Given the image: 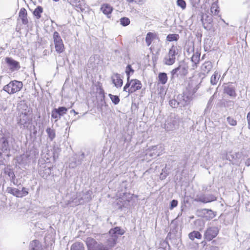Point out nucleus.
<instances>
[{"mask_svg":"<svg viewBox=\"0 0 250 250\" xmlns=\"http://www.w3.org/2000/svg\"><path fill=\"white\" fill-rule=\"evenodd\" d=\"M12 139V134L7 130H0V155L2 152L7 153L10 150L9 141Z\"/></svg>","mask_w":250,"mask_h":250,"instance_id":"1","label":"nucleus"},{"mask_svg":"<svg viewBox=\"0 0 250 250\" xmlns=\"http://www.w3.org/2000/svg\"><path fill=\"white\" fill-rule=\"evenodd\" d=\"M19 118L18 124L20 127L28 128L29 126L32 124V112H21Z\"/></svg>","mask_w":250,"mask_h":250,"instance_id":"2","label":"nucleus"},{"mask_svg":"<svg viewBox=\"0 0 250 250\" xmlns=\"http://www.w3.org/2000/svg\"><path fill=\"white\" fill-rule=\"evenodd\" d=\"M23 87L22 82L13 80L11 81L9 83L4 85L3 90L9 94H13L19 92Z\"/></svg>","mask_w":250,"mask_h":250,"instance_id":"3","label":"nucleus"},{"mask_svg":"<svg viewBox=\"0 0 250 250\" xmlns=\"http://www.w3.org/2000/svg\"><path fill=\"white\" fill-rule=\"evenodd\" d=\"M92 194V192L90 190L85 192H79L77 193L76 197L72 202L75 206L84 204L91 200Z\"/></svg>","mask_w":250,"mask_h":250,"instance_id":"4","label":"nucleus"},{"mask_svg":"<svg viewBox=\"0 0 250 250\" xmlns=\"http://www.w3.org/2000/svg\"><path fill=\"white\" fill-rule=\"evenodd\" d=\"M188 72V63L185 62H181L179 63V66L173 69L171 71L172 77L173 78L175 76L177 77H184L186 76Z\"/></svg>","mask_w":250,"mask_h":250,"instance_id":"5","label":"nucleus"},{"mask_svg":"<svg viewBox=\"0 0 250 250\" xmlns=\"http://www.w3.org/2000/svg\"><path fill=\"white\" fill-rule=\"evenodd\" d=\"M179 118L174 115L168 118L165 123V128L167 131L174 130L178 128Z\"/></svg>","mask_w":250,"mask_h":250,"instance_id":"6","label":"nucleus"},{"mask_svg":"<svg viewBox=\"0 0 250 250\" xmlns=\"http://www.w3.org/2000/svg\"><path fill=\"white\" fill-rule=\"evenodd\" d=\"M53 38L56 51L59 54L63 52L64 50V44L58 32L55 31L54 32Z\"/></svg>","mask_w":250,"mask_h":250,"instance_id":"7","label":"nucleus"},{"mask_svg":"<svg viewBox=\"0 0 250 250\" xmlns=\"http://www.w3.org/2000/svg\"><path fill=\"white\" fill-rule=\"evenodd\" d=\"M88 250H104V244L98 243L94 239L88 237L86 240Z\"/></svg>","mask_w":250,"mask_h":250,"instance_id":"8","label":"nucleus"},{"mask_svg":"<svg viewBox=\"0 0 250 250\" xmlns=\"http://www.w3.org/2000/svg\"><path fill=\"white\" fill-rule=\"evenodd\" d=\"M217 197L213 194H205L203 193L197 194L194 201L197 202H201L204 204L210 203L216 201Z\"/></svg>","mask_w":250,"mask_h":250,"instance_id":"9","label":"nucleus"},{"mask_svg":"<svg viewBox=\"0 0 250 250\" xmlns=\"http://www.w3.org/2000/svg\"><path fill=\"white\" fill-rule=\"evenodd\" d=\"M84 157L85 154L84 153H82L80 155L75 154L70 159L69 167L74 168L77 166L81 165Z\"/></svg>","mask_w":250,"mask_h":250,"instance_id":"10","label":"nucleus"},{"mask_svg":"<svg viewBox=\"0 0 250 250\" xmlns=\"http://www.w3.org/2000/svg\"><path fill=\"white\" fill-rule=\"evenodd\" d=\"M223 87V93L224 94H226L232 98H235L236 97V88L235 86L232 84L231 83L224 84Z\"/></svg>","mask_w":250,"mask_h":250,"instance_id":"11","label":"nucleus"},{"mask_svg":"<svg viewBox=\"0 0 250 250\" xmlns=\"http://www.w3.org/2000/svg\"><path fill=\"white\" fill-rule=\"evenodd\" d=\"M219 232L217 227H209L207 229L204 233V238L208 241H211L215 238Z\"/></svg>","mask_w":250,"mask_h":250,"instance_id":"12","label":"nucleus"},{"mask_svg":"<svg viewBox=\"0 0 250 250\" xmlns=\"http://www.w3.org/2000/svg\"><path fill=\"white\" fill-rule=\"evenodd\" d=\"M201 21L204 28L206 30H208L211 27L213 21L212 16L211 14H203L201 16Z\"/></svg>","mask_w":250,"mask_h":250,"instance_id":"13","label":"nucleus"},{"mask_svg":"<svg viewBox=\"0 0 250 250\" xmlns=\"http://www.w3.org/2000/svg\"><path fill=\"white\" fill-rule=\"evenodd\" d=\"M5 62L10 69L12 71L18 70L20 68L19 62L11 58L6 57L5 58Z\"/></svg>","mask_w":250,"mask_h":250,"instance_id":"14","label":"nucleus"},{"mask_svg":"<svg viewBox=\"0 0 250 250\" xmlns=\"http://www.w3.org/2000/svg\"><path fill=\"white\" fill-rule=\"evenodd\" d=\"M117 241V237L110 235L105 244H104V250H111L116 244Z\"/></svg>","mask_w":250,"mask_h":250,"instance_id":"15","label":"nucleus"},{"mask_svg":"<svg viewBox=\"0 0 250 250\" xmlns=\"http://www.w3.org/2000/svg\"><path fill=\"white\" fill-rule=\"evenodd\" d=\"M142 87V83L137 79L131 80V86L128 89L127 92L129 94L133 93L137 90H139Z\"/></svg>","mask_w":250,"mask_h":250,"instance_id":"16","label":"nucleus"},{"mask_svg":"<svg viewBox=\"0 0 250 250\" xmlns=\"http://www.w3.org/2000/svg\"><path fill=\"white\" fill-rule=\"evenodd\" d=\"M125 232V230L121 229L120 227H116L114 228L110 229L109 231V234L111 236L117 237V239H118L119 236L120 235H123Z\"/></svg>","mask_w":250,"mask_h":250,"instance_id":"17","label":"nucleus"},{"mask_svg":"<svg viewBox=\"0 0 250 250\" xmlns=\"http://www.w3.org/2000/svg\"><path fill=\"white\" fill-rule=\"evenodd\" d=\"M111 79L112 83L117 87H121L123 83V80L121 79L120 75L118 73L114 74L112 77Z\"/></svg>","mask_w":250,"mask_h":250,"instance_id":"18","label":"nucleus"},{"mask_svg":"<svg viewBox=\"0 0 250 250\" xmlns=\"http://www.w3.org/2000/svg\"><path fill=\"white\" fill-rule=\"evenodd\" d=\"M29 250H44L42 243L38 240L32 241L29 245Z\"/></svg>","mask_w":250,"mask_h":250,"instance_id":"19","label":"nucleus"},{"mask_svg":"<svg viewBox=\"0 0 250 250\" xmlns=\"http://www.w3.org/2000/svg\"><path fill=\"white\" fill-rule=\"evenodd\" d=\"M4 173L9 177L11 182L14 185H17V183L15 182V174L13 170L10 167H7L5 168Z\"/></svg>","mask_w":250,"mask_h":250,"instance_id":"20","label":"nucleus"},{"mask_svg":"<svg viewBox=\"0 0 250 250\" xmlns=\"http://www.w3.org/2000/svg\"><path fill=\"white\" fill-rule=\"evenodd\" d=\"M212 63L209 62H205L201 66V70L203 72V74L206 75L208 74L212 69Z\"/></svg>","mask_w":250,"mask_h":250,"instance_id":"21","label":"nucleus"},{"mask_svg":"<svg viewBox=\"0 0 250 250\" xmlns=\"http://www.w3.org/2000/svg\"><path fill=\"white\" fill-rule=\"evenodd\" d=\"M19 17L21 20L23 24H27L28 21L27 18V11L24 8H21L19 13Z\"/></svg>","mask_w":250,"mask_h":250,"instance_id":"22","label":"nucleus"},{"mask_svg":"<svg viewBox=\"0 0 250 250\" xmlns=\"http://www.w3.org/2000/svg\"><path fill=\"white\" fill-rule=\"evenodd\" d=\"M154 39H158L159 40V39L157 36V34L156 33H153L150 32L147 33L145 41L148 46L151 44L152 41Z\"/></svg>","mask_w":250,"mask_h":250,"instance_id":"23","label":"nucleus"},{"mask_svg":"<svg viewBox=\"0 0 250 250\" xmlns=\"http://www.w3.org/2000/svg\"><path fill=\"white\" fill-rule=\"evenodd\" d=\"M101 10L104 14L106 15L108 18H109V15L112 12L113 8L108 4H104L101 6Z\"/></svg>","mask_w":250,"mask_h":250,"instance_id":"24","label":"nucleus"},{"mask_svg":"<svg viewBox=\"0 0 250 250\" xmlns=\"http://www.w3.org/2000/svg\"><path fill=\"white\" fill-rule=\"evenodd\" d=\"M200 54L198 52H196L195 53H194L192 55L191 60L192 62L193 63V64L192 65L193 69H194L195 68L197 67V65L199 63L200 61Z\"/></svg>","mask_w":250,"mask_h":250,"instance_id":"25","label":"nucleus"},{"mask_svg":"<svg viewBox=\"0 0 250 250\" xmlns=\"http://www.w3.org/2000/svg\"><path fill=\"white\" fill-rule=\"evenodd\" d=\"M6 191L8 193L12 194L13 196L20 198V190L18 188L8 187L6 189Z\"/></svg>","mask_w":250,"mask_h":250,"instance_id":"26","label":"nucleus"},{"mask_svg":"<svg viewBox=\"0 0 250 250\" xmlns=\"http://www.w3.org/2000/svg\"><path fill=\"white\" fill-rule=\"evenodd\" d=\"M18 107L21 110V112H32V111L30 110V108L28 106V105L25 101H21L19 104Z\"/></svg>","mask_w":250,"mask_h":250,"instance_id":"27","label":"nucleus"},{"mask_svg":"<svg viewBox=\"0 0 250 250\" xmlns=\"http://www.w3.org/2000/svg\"><path fill=\"white\" fill-rule=\"evenodd\" d=\"M70 250H84V245L82 242H76L72 245Z\"/></svg>","mask_w":250,"mask_h":250,"instance_id":"28","label":"nucleus"},{"mask_svg":"<svg viewBox=\"0 0 250 250\" xmlns=\"http://www.w3.org/2000/svg\"><path fill=\"white\" fill-rule=\"evenodd\" d=\"M158 81L159 83L165 84L167 81V74L164 72H161L158 75Z\"/></svg>","mask_w":250,"mask_h":250,"instance_id":"29","label":"nucleus"},{"mask_svg":"<svg viewBox=\"0 0 250 250\" xmlns=\"http://www.w3.org/2000/svg\"><path fill=\"white\" fill-rule=\"evenodd\" d=\"M157 148V146H153L149 148V151L147 152V154L151 157H156L159 155V152L157 151L155 152Z\"/></svg>","mask_w":250,"mask_h":250,"instance_id":"30","label":"nucleus"},{"mask_svg":"<svg viewBox=\"0 0 250 250\" xmlns=\"http://www.w3.org/2000/svg\"><path fill=\"white\" fill-rule=\"evenodd\" d=\"M220 78V75L218 74L217 71L212 75L210 78V83L212 85H215L217 84L219 79Z\"/></svg>","mask_w":250,"mask_h":250,"instance_id":"31","label":"nucleus"},{"mask_svg":"<svg viewBox=\"0 0 250 250\" xmlns=\"http://www.w3.org/2000/svg\"><path fill=\"white\" fill-rule=\"evenodd\" d=\"M68 2H69L71 5L73 6L76 7L77 9H80L81 11H83V9L82 8V5L81 4V0H67Z\"/></svg>","mask_w":250,"mask_h":250,"instance_id":"32","label":"nucleus"},{"mask_svg":"<svg viewBox=\"0 0 250 250\" xmlns=\"http://www.w3.org/2000/svg\"><path fill=\"white\" fill-rule=\"evenodd\" d=\"M178 53V48L176 46L173 45L169 49L168 55V57L175 58V55Z\"/></svg>","mask_w":250,"mask_h":250,"instance_id":"33","label":"nucleus"},{"mask_svg":"<svg viewBox=\"0 0 250 250\" xmlns=\"http://www.w3.org/2000/svg\"><path fill=\"white\" fill-rule=\"evenodd\" d=\"M189 238L193 240L195 238L200 239L202 238L201 234L198 231H193L188 234Z\"/></svg>","mask_w":250,"mask_h":250,"instance_id":"34","label":"nucleus"},{"mask_svg":"<svg viewBox=\"0 0 250 250\" xmlns=\"http://www.w3.org/2000/svg\"><path fill=\"white\" fill-rule=\"evenodd\" d=\"M46 131L47 133L48 136L51 141H53V140L56 137L55 131L54 129H52L50 127H48L46 129Z\"/></svg>","mask_w":250,"mask_h":250,"instance_id":"35","label":"nucleus"},{"mask_svg":"<svg viewBox=\"0 0 250 250\" xmlns=\"http://www.w3.org/2000/svg\"><path fill=\"white\" fill-rule=\"evenodd\" d=\"M164 62L165 64L168 65H170L175 62V58L168 57V55H167V56H166L164 58Z\"/></svg>","mask_w":250,"mask_h":250,"instance_id":"36","label":"nucleus"},{"mask_svg":"<svg viewBox=\"0 0 250 250\" xmlns=\"http://www.w3.org/2000/svg\"><path fill=\"white\" fill-rule=\"evenodd\" d=\"M179 39V35L177 34H169L167 37V41L168 42L177 41Z\"/></svg>","mask_w":250,"mask_h":250,"instance_id":"37","label":"nucleus"},{"mask_svg":"<svg viewBox=\"0 0 250 250\" xmlns=\"http://www.w3.org/2000/svg\"><path fill=\"white\" fill-rule=\"evenodd\" d=\"M43 12L42 8L38 6L34 11L33 14L34 16L36 17L38 19H39L41 18V14Z\"/></svg>","mask_w":250,"mask_h":250,"instance_id":"38","label":"nucleus"},{"mask_svg":"<svg viewBox=\"0 0 250 250\" xmlns=\"http://www.w3.org/2000/svg\"><path fill=\"white\" fill-rule=\"evenodd\" d=\"M218 7L216 2H213L211 6L210 11L211 12L215 15H217L219 13V10L218 9Z\"/></svg>","mask_w":250,"mask_h":250,"instance_id":"39","label":"nucleus"},{"mask_svg":"<svg viewBox=\"0 0 250 250\" xmlns=\"http://www.w3.org/2000/svg\"><path fill=\"white\" fill-rule=\"evenodd\" d=\"M56 110H57V111L61 117L63 116L64 114H66L68 109L64 106H60L58 108H56Z\"/></svg>","mask_w":250,"mask_h":250,"instance_id":"40","label":"nucleus"},{"mask_svg":"<svg viewBox=\"0 0 250 250\" xmlns=\"http://www.w3.org/2000/svg\"><path fill=\"white\" fill-rule=\"evenodd\" d=\"M109 97H110L111 100L112 101V103L114 104H117L120 102V98L117 95H113L111 94H109L108 95Z\"/></svg>","mask_w":250,"mask_h":250,"instance_id":"41","label":"nucleus"},{"mask_svg":"<svg viewBox=\"0 0 250 250\" xmlns=\"http://www.w3.org/2000/svg\"><path fill=\"white\" fill-rule=\"evenodd\" d=\"M130 22V20L126 17H123L120 19L121 24L124 26H126L129 24Z\"/></svg>","mask_w":250,"mask_h":250,"instance_id":"42","label":"nucleus"},{"mask_svg":"<svg viewBox=\"0 0 250 250\" xmlns=\"http://www.w3.org/2000/svg\"><path fill=\"white\" fill-rule=\"evenodd\" d=\"M51 117L54 119H56V121H58L59 119L61 118L60 115L56 110V108H54L51 112Z\"/></svg>","mask_w":250,"mask_h":250,"instance_id":"43","label":"nucleus"},{"mask_svg":"<svg viewBox=\"0 0 250 250\" xmlns=\"http://www.w3.org/2000/svg\"><path fill=\"white\" fill-rule=\"evenodd\" d=\"M176 3L183 10L186 8V2L184 0H177Z\"/></svg>","mask_w":250,"mask_h":250,"instance_id":"44","label":"nucleus"},{"mask_svg":"<svg viewBox=\"0 0 250 250\" xmlns=\"http://www.w3.org/2000/svg\"><path fill=\"white\" fill-rule=\"evenodd\" d=\"M227 120L229 124L231 125L235 126L237 125L236 121L232 117H228Z\"/></svg>","mask_w":250,"mask_h":250,"instance_id":"45","label":"nucleus"},{"mask_svg":"<svg viewBox=\"0 0 250 250\" xmlns=\"http://www.w3.org/2000/svg\"><path fill=\"white\" fill-rule=\"evenodd\" d=\"M28 194V189L25 188H22L21 190H20V198L26 196Z\"/></svg>","mask_w":250,"mask_h":250,"instance_id":"46","label":"nucleus"},{"mask_svg":"<svg viewBox=\"0 0 250 250\" xmlns=\"http://www.w3.org/2000/svg\"><path fill=\"white\" fill-rule=\"evenodd\" d=\"M130 76L127 77V82L125 86L124 87V91L127 92V89H129V87L131 86V80L129 81Z\"/></svg>","mask_w":250,"mask_h":250,"instance_id":"47","label":"nucleus"},{"mask_svg":"<svg viewBox=\"0 0 250 250\" xmlns=\"http://www.w3.org/2000/svg\"><path fill=\"white\" fill-rule=\"evenodd\" d=\"M179 103L175 99H172L169 101V105L173 108L177 107Z\"/></svg>","mask_w":250,"mask_h":250,"instance_id":"48","label":"nucleus"},{"mask_svg":"<svg viewBox=\"0 0 250 250\" xmlns=\"http://www.w3.org/2000/svg\"><path fill=\"white\" fill-rule=\"evenodd\" d=\"M213 98H214V96H212L209 100H208V104H207V107L205 109V111L206 112V111H207V110L208 109H210L211 108V104H212V102L213 101Z\"/></svg>","mask_w":250,"mask_h":250,"instance_id":"49","label":"nucleus"},{"mask_svg":"<svg viewBox=\"0 0 250 250\" xmlns=\"http://www.w3.org/2000/svg\"><path fill=\"white\" fill-rule=\"evenodd\" d=\"M125 72L127 77L129 76V74L130 72L133 73L134 70L132 69L131 66L130 64L127 65L126 68Z\"/></svg>","mask_w":250,"mask_h":250,"instance_id":"50","label":"nucleus"},{"mask_svg":"<svg viewBox=\"0 0 250 250\" xmlns=\"http://www.w3.org/2000/svg\"><path fill=\"white\" fill-rule=\"evenodd\" d=\"M190 3L193 7L197 8L200 0H190Z\"/></svg>","mask_w":250,"mask_h":250,"instance_id":"51","label":"nucleus"},{"mask_svg":"<svg viewBox=\"0 0 250 250\" xmlns=\"http://www.w3.org/2000/svg\"><path fill=\"white\" fill-rule=\"evenodd\" d=\"M178 205V201L176 200H172L170 202V205L169 208L172 209L176 207Z\"/></svg>","mask_w":250,"mask_h":250,"instance_id":"52","label":"nucleus"},{"mask_svg":"<svg viewBox=\"0 0 250 250\" xmlns=\"http://www.w3.org/2000/svg\"><path fill=\"white\" fill-rule=\"evenodd\" d=\"M206 250H220L219 248L215 246H208Z\"/></svg>","mask_w":250,"mask_h":250,"instance_id":"53","label":"nucleus"},{"mask_svg":"<svg viewBox=\"0 0 250 250\" xmlns=\"http://www.w3.org/2000/svg\"><path fill=\"white\" fill-rule=\"evenodd\" d=\"M227 159L229 161H232L233 159H235V156L231 154H227L226 156Z\"/></svg>","mask_w":250,"mask_h":250,"instance_id":"54","label":"nucleus"},{"mask_svg":"<svg viewBox=\"0 0 250 250\" xmlns=\"http://www.w3.org/2000/svg\"><path fill=\"white\" fill-rule=\"evenodd\" d=\"M247 119L248 121V128L250 129V111L247 114Z\"/></svg>","mask_w":250,"mask_h":250,"instance_id":"55","label":"nucleus"},{"mask_svg":"<svg viewBox=\"0 0 250 250\" xmlns=\"http://www.w3.org/2000/svg\"><path fill=\"white\" fill-rule=\"evenodd\" d=\"M203 211H205L206 213H209V214H213V212L211 209L204 208Z\"/></svg>","mask_w":250,"mask_h":250,"instance_id":"56","label":"nucleus"},{"mask_svg":"<svg viewBox=\"0 0 250 250\" xmlns=\"http://www.w3.org/2000/svg\"><path fill=\"white\" fill-rule=\"evenodd\" d=\"M227 105H225V106H227V107H228L229 105H231V104H232V105H233V104H234L233 102H232V101H227Z\"/></svg>","mask_w":250,"mask_h":250,"instance_id":"57","label":"nucleus"},{"mask_svg":"<svg viewBox=\"0 0 250 250\" xmlns=\"http://www.w3.org/2000/svg\"><path fill=\"white\" fill-rule=\"evenodd\" d=\"M245 164L247 166H250V157L249 158H248V159H247V160L245 162Z\"/></svg>","mask_w":250,"mask_h":250,"instance_id":"58","label":"nucleus"},{"mask_svg":"<svg viewBox=\"0 0 250 250\" xmlns=\"http://www.w3.org/2000/svg\"><path fill=\"white\" fill-rule=\"evenodd\" d=\"M46 171V173H48V175L49 174V173H50L51 172V169L49 167H48L47 168H45V170Z\"/></svg>","mask_w":250,"mask_h":250,"instance_id":"59","label":"nucleus"},{"mask_svg":"<svg viewBox=\"0 0 250 250\" xmlns=\"http://www.w3.org/2000/svg\"><path fill=\"white\" fill-rule=\"evenodd\" d=\"M40 175H41V176H42V177H46V175H45L44 174V171H43V172H42V170H41V171H40Z\"/></svg>","mask_w":250,"mask_h":250,"instance_id":"60","label":"nucleus"},{"mask_svg":"<svg viewBox=\"0 0 250 250\" xmlns=\"http://www.w3.org/2000/svg\"><path fill=\"white\" fill-rule=\"evenodd\" d=\"M70 113H74L75 115H77L78 114V113L77 112H76L74 109H72L71 111H70Z\"/></svg>","mask_w":250,"mask_h":250,"instance_id":"61","label":"nucleus"},{"mask_svg":"<svg viewBox=\"0 0 250 250\" xmlns=\"http://www.w3.org/2000/svg\"><path fill=\"white\" fill-rule=\"evenodd\" d=\"M161 177V178H162V179H164V178H165L166 177V175H163V174H162V173H161V177Z\"/></svg>","mask_w":250,"mask_h":250,"instance_id":"62","label":"nucleus"},{"mask_svg":"<svg viewBox=\"0 0 250 250\" xmlns=\"http://www.w3.org/2000/svg\"><path fill=\"white\" fill-rule=\"evenodd\" d=\"M34 130L33 131V134L36 135L37 134V130L35 129V127L34 126Z\"/></svg>","mask_w":250,"mask_h":250,"instance_id":"63","label":"nucleus"},{"mask_svg":"<svg viewBox=\"0 0 250 250\" xmlns=\"http://www.w3.org/2000/svg\"><path fill=\"white\" fill-rule=\"evenodd\" d=\"M247 208L250 210V202H249L248 204L247 205Z\"/></svg>","mask_w":250,"mask_h":250,"instance_id":"64","label":"nucleus"}]
</instances>
